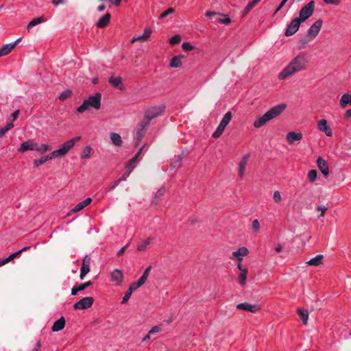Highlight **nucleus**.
Returning a JSON list of instances; mask_svg holds the SVG:
<instances>
[{"label": "nucleus", "mask_w": 351, "mask_h": 351, "mask_svg": "<svg viewBox=\"0 0 351 351\" xmlns=\"http://www.w3.org/2000/svg\"><path fill=\"white\" fill-rule=\"evenodd\" d=\"M35 149H37V143H34L32 141H27L21 145L18 151L19 152H25L27 150H35Z\"/></svg>", "instance_id": "15"}, {"label": "nucleus", "mask_w": 351, "mask_h": 351, "mask_svg": "<svg viewBox=\"0 0 351 351\" xmlns=\"http://www.w3.org/2000/svg\"><path fill=\"white\" fill-rule=\"evenodd\" d=\"M111 277L113 281L117 282H121L123 280V274L119 269H114L111 274Z\"/></svg>", "instance_id": "30"}, {"label": "nucleus", "mask_w": 351, "mask_h": 351, "mask_svg": "<svg viewBox=\"0 0 351 351\" xmlns=\"http://www.w3.org/2000/svg\"><path fill=\"white\" fill-rule=\"evenodd\" d=\"M71 90H66L60 94V95L59 96V99L60 101H64L68 99L71 95Z\"/></svg>", "instance_id": "45"}, {"label": "nucleus", "mask_w": 351, "mask_h": 351, "mask_svg": "<svg viewBox=\"0 0 351 351\" xmlns=\"http://www.w3.org/2000/svg\"><path fill=\"white\" fill-rule=\"evenodd\" d=\"M301 23H302V21H301V20H300L298 18L293 19L285 31V36H291L296 33L299 29Z\"/></svg>", "instance_id": "8"}, {"label": "nucleus", "mask_w": 351, "mask_h": 351, "mask_svg": "<svg viewBox=\"0 0 351 351\" xmlns=\"http://www.w3.org/2000/svg\"><path fill=\"white\" fill-rule=\"evenodd\" d=\"M302 138V134L301 132H290L287 134V140L289 143H293L294 141H300Z\"/></svg>", "instance_id": "20"}, {"label": "nucleus", "mask_w": 351, "mask_h": 351, "mask_svg": "<svg viewBox=\"0 0 351 351\" xmlns=\"http://www.w3.org/2000/svg\"><path fill=\"white\" fill-rule=\"evenodd\" d=\"M132 292L133 291L128 288V289L125 292V295H124V296L123 298V300L121 301V304H125V303H126L128 301V300L130 299Z\"/></svg>", "instance_id": "48"}, {"label": "nucleus", "mask_w": 351, "mask_h": 351, "mask_svg": "<svg viewBox=\"0 0 351 351\" xmlns=\"http://www.w3.org/2000/svg\"><path fill=\"white\" fill-rule=\"evenodd\" d=\"M261 0H253L250 2L243 10V15L247 14Z\"/></svg>", "instance_id": "38"}, {"label": "nucleus", "mask_w": 351, "mask_h": 351, "mask_svg": "<svg viewBox=\"0 0 351 351\" xmlns=\"http://www.w3.org/2000/svg\"><path fill=\"white\" fill-rule=\"evenodd\" d=\"M152 239L150 237H148L141 244L137 246V250L139 252L143 251L146 248L147 245H148L150 243Z\"/></svg>", "instance_id": "42"}, {"label": "nucleus", "mask_w": 351, "mask_h": 351, "mask_svg": "<svg viewBox=\"0 0 351 351\" xmlns=\"http://www.w3.org/2000/svg\"><path fill=\"white\" fill-rule=\"evenodd\" d=\"M323 258H324L323 255L319 254V255L316 256L315 258H313L310 259L308 261H307L306 264H308V265L315 266V267L319 266V265H321L322 263Z\"/></svg>", "instance_id": "28"}, {"label": "nucleus", "mask_w": 351, "mask_h": 351, "mask_svg": "<svg viewBox=\"0 0 351 351\" xmlns=\"http://www.w3.org/2000/svg\"><path fill=\"white\" fill-rule=\"evenodd\" d=\"M317 172L316 170L313 169L308 172V178L310 182H313L317 178Z\"/></svg>", "instance_id": "46"}, {"label": "nucleus", "mask_w": 351, "mask_h": 351, "mask_svg": "<svg viewBox=\"0 0 351 351\" xmlns=\"http://www.w3.org/2000/svg\"><path fill=\"white\" fill-rule=\"evenodd\" d=\"M164 108L162 106H156L148 109L145 112V114L143 121V126H147L149 124V121L160 115L161 112L163 111Z\"/></svg>", "instance_id": "6"}, {"label": "nucleus", "mask_w": 351, "mask_h": 351, "mask_svg": "<svg viewBox=\"0 0 351 351\" xmlns=\"http://www.w3.org/2000/svg\"><path fill=\"white\" fill-rule=\"evenodd\" d=\"M143 149V147H141L138 152L136 153V154L132 158L130 159L128 162L127 163L126 166H125V168H129L130 167H133L132 166V164L133 163H135V162H137L138 160V157L140 156V154H141V152Z\"/></svg>", "instance_id": "33"}, {"label": "nucleus", "mask_w": 351, "mask_h": 351, "mask_svg": "<svg viewBox=\"0 0 351 351\" xmlns=\"http://www.w3.org/2000/svg\"><path fill=\"white\" fill-rule=\"evenodd\" d=\"M66 0H52V4L54 6H58L60 4H64L66 3Z\"/></svg>", "instance_id": "57"}, {"label": "nucleus", "mask_w": 351, "mask_h": 351, "mask_svg": "<svg viewBox=\"0 0 351 351\" xmlns=\"http://www.w3.org/2000/svg\"><path fill=\"white\" fill-rule=\"evenodd\" d=\"M81 138V136H78L71 138L64 143L59 149L51 152L52 157L60 158L65 156L68 152L74 146L75 143L78 142Z\"/></svg>", "instance_id": "4"}, {"label": "nucleus", "mask_w": 351, "mask_h": 351, "mask_svg": "<svg viewBox=\"0 0 351 351\" xmlns=\"http://www.w3.org/2000/svg\"><path fill=\"white\" fill-rule=\"evenodd\" d=\"M174 12V9L172 8H169L167 10H166L165 12H162L160 15L159 16V19H163L167 16L169 14H172Z\"/></svg>", "instance_id": "50"}, {"label": "nucleus", "mask_w": 351, "mask_h": 351, "mask_svg": "<svg viewBox=\"0 0 351 351\" xmlns=\"http://www.w3.org/2000/svg\"><path fill=\"white\" fill-rule=\"evenodd\" d=\"M52 158H53V157H52L51 154H49V155H47L46 156L41 157L40 159L36 160L34 161V167H38L40 165L45 163L47 160H51Z\"/></svg>", "instance_id": "31"}, {"label": "nucleus", "mask_w": 351, "mask_h": 351, "mask_svg": "<svg viewBox=\"0 0 351 351\" xmlns=\"http://www.w3.org/2000/svg\"><path fill=\"white\" fill-rule=\"evenodd\" d=\"M306 58L300 53L281 71L278 75L280 80H284L300 71L304 70L307 64Z\"/></svg>", "instance_id": "1"}, {"label": "nucleus", "mask_w": 351, "mask_h": 351, "mask_svg": "<svg viewBox=\"0 0 351 351\" xmlns=\"http://www.w3.org/2000/svg\"><path fill=\"white\" fill-rule=\"evenodd\" d=\"M324 1L328 4L338 5L340 2V0H324Z\"/></svg>", "instance_id": "60"}, {"label": "nucleus", "mask_w": 351, "mask_h": 351, "mask_svg": "<svg viewBox=\"0 0 351 351\" xmlns=\"http://www.w3.org/2000/svg\"><path fill=\"white\" fill-rule=\"evenodd\" d=\"M139 287H140V285L138 284H137L136 282H134L131 284V285L130 286L129 289L130 290H132V291H134V290L137 289Z\"/></svg>", "instance_id": "59"}, {"label": "nucleus", "mask_w": 351, "mask_h": 351, "mask_svg": "<svg viewBox=\"0 0 351 351\" xmlns=\"http://www.w3.org/2000/svg\"><path fill=\"white\" fill-rule=\"evenodd\" d=\"M121 77H114L111 76L108 82L114 87L119 88V90H123V87L120 85H121Z\"/></svg>", "instance_id": "25"}, {"label": "nucleus", "mask_w": 351, "mask_h": 351, "mask_svg": "<svg viewBox=\"0 0 351 351\" xmlns=\"http://www.w3.org/2000/svg\"><path fill=\"white\" fill-rule=\"evenodd\" d=\"M161 330V328L160 326H155L151 328V330L149 331V335H154L157 332H159Z\"/></svg>", "instance_id": "56"}, {"label": "nucleus", "mask_w": 351, "mask_h": 351, "mask_svg": "<svg viewBox=\"0 0 351 351\" xmlns=\"http://www.w3.org/2000/svg\"><path fill=\"white\" fill-rule=\"evenodd\" d=\"M110 14L106 13L102 17H101L97 22V26L99 28H103L107 26L110 20Z\"/></svg>", "instance_id": "23"}, {"label": "nucleus", "mask_w": 351, "mask_h": 351, "mask_svg": "<svg viewBox=\"0 0 351 351\" xmlns=\"http://www.w3.org/2000/svg\"><path fill=\"white\" fill-rule=\"evenodd\" d=\"M19 113H20L19 110H15L12 114L11 117H12V121H15L18 118Z\"/></svg>", "instance_id": "62"}, {"label": "nucleus", "mask_w": 351, "mask_h": 351, "mask_svg": "<svg viewBox=\"0 0 351 351\" xmlns=\"http://www.w3.org/2000/svg\"><path fill=\"white\" fill-rule=\"evenodd\" d=\"M151 34H152V29H149V28L145 29L143 35H141V36H136L133 37L131 39L130 43H135L136 41H139V42H142V43L145 42L147 40H148V38L151 36Z\"/></svg>", "instance_id": "14"}, {"label": "nucleus", "mask_w": 351, "mask_h": 351, "mask_svg": "<svg viewBox=\"0 0 351 351\" xmlns=\"http://www.w3.org/2000/svg\"><path fill=\"white\" fill-rule=\"evenodd\" d=\"M181 41V36L178 34L173 36L170 40L169 43L171 45H176L180 43Z\"/></svg>", "instance_id": "49"}, {"label": "nucleus", "mask_w": 351, "mask_h": 351, "mask_svg": "<svg viewBox=\"0 0 351 351\" xmlns=\"http://www.w3.org/2000/svg\"><path fill=\"white\" fill-rule=\"evenodd\" d=\"M94 302L93 297H84L73 304L75 310H85L90 308Z\"/></svg>", "instance_id": "7"}, {"label": "nucleus", "mask_w": 351, "mask_h": 351, "mask_svg": "<svg viewBox=\"0 0 351 351\" xmlns=\"http://www.w3.org/2000/svg\"><path fill=\"white\" fill-rule=\"evenodd\" d=\"M101 94L97 93L94 95L90 96L87 99L84 100L83 104L77 108V111L83 113L88 109L93 108L99 110L101 107Z\"/></svg>", "instance_id": "3"}, {"label": "nucleus", "mask_w": 351, "mask_h": 351, "mask_svg": "<svg viewBox=\"0 0 351 351\" xmlns=\"http://www.w3.org/2000/svg\"><path fill=\"white\" fill-rule=\"evenodd\" d=\"M286 108L287 105L285 104H280L272 107L263 116L258 117L254 122V127L256 128H259L261 126L265 125L268 121L276 118L280 114H281L286 109Z\"/></svg>", "instance_id": "2"}, {"label": "nucleus", "mask_w": 351, "mask_h": 351, "mask_svg": "<svg viewBox=\"0 0 351 351\" xmlns=\"http://www.w3.org/2000/svg\"><path fill=\"white\" fill-rule=\"evenodd\" d=\"M315 7V3L313 1H310L306 5L303 6L299 12V17H298L301 21L304 22L313 14V11Z\"/></svg>", "instance_id": "5"}, {"label": "nucleus", "mask_w": 351, "mask_h": 351, "mask_svg": "<svg viewBox=\"0 0 351 351\" xmlns=\"http://www.w3.org/2000/svg\"><path fill=\"white\" fill-rule=\"evenodd\" d=\"M14 127V124L12 123H8L6 125L1 129H0V138H2L5 134L11 130Z\"/></svg>", "instance_id": "41"}, {"label": "nucleus", "mask_w": 351, "mask_h": 351, "mask_svg": "<svg viewBox=\"0 0 351 351\" xmlns=\"http://www.w3.org/2000/svg\"><path fill=\"white\" fill-rule=\"evenodd\" d=\"M313 38H311L308 36L300 39L298 43V47L299 49H305L307 45L311 42Z\"/></svg>", "instance_id": "32"}, {"label": "nucleus", "mask_w": 351, "mask_h": 351, "mask_svg": "<svg viewBox=\"0 0 351 351\" xmlns=\"http://www.w3.org/2000/svg\"><path fill=\"white\" fill-rule=\"evenodd\" d=\"M128 178V173H127L125 175V176H121L119 179H118L112 185H111L108 190L109 191H112L114 190L119 184V183L121 182V181H124L127 178Z\"/></svg>", "instance_id": "43"}, {"label": "nucleus", "mask_w": 351, "mask_h": 351, "mask_svg": "<svg viewBox=\"0 0 351 351\" xmlns=\"http://www.w3.org/2000/svg\"><path fill=\"white\" fill-rule=\"evenodd\" d=\"M236 307L238 309H241V310L249 311L251 313H256L260 309V307L258 305H256V304L253 305V304H251L247 302L238 304Z\"/></svg>", "instance_id": "12"}, {"label": "nucleus", "mask_w": 351, "mask_h": 351, "mask_svg": "<svg viewBox=\"0 0 351 351\" xmlns=\"http://www.w3.org/2000/svg\"><path fill=\"white\" fill-rule=\"evenodd\" d=\"M232 117V114L231 112H228L225 114L223 116L222 120L221 121V123L224 125L225 126H227L228 124L230 123L231 119Z\"/></svg>", "instance_id": "39"}, {"label": "nucleus", "mask_w": 351, "mask_h": 351, "mask_svg": "<svg viewBox=\"0 0 351 351\" xmlns=\"http://www.w3.org/2000/svg\"><path fill=\"white\" fill-rule=\"evenodd\" d=\"M182 48L183 49V50L186 51H191L194 49V47L192 46L190 43H182Z\"/></svg>", "instance_id": "53"}, {"label": "nucleus", "mask_w": 351, "mask_h": 351, "mask_svg": "<svg viewBox=\"0 0 351 351\" xmlns=\"http://www.w3.org/2000/svg\"><path fill=\"white\" fill-rule=\"evenodd\" d=\"M252 227L254 231H256V232L258 231V230L260 228V224H259V221L258 219H254L252 221Z\"/></svg>", "instance_id": "55"}, {"label": "nucleus", "mask_w": 351, "mask_h": 351, "mask_svg": "<svg viewBox=\"0 0 351 351\" xmlns=\"http://www.w3.org/2000/svg\"><path fill=\"white\" fill-rule=\"evenodd\" d=\"M91 202H92V199L90 197H88L86 199H84V201H82V203L86 207V206L89 205L91 203Z\"/></svg>", "instance_id": "63"}, {"label": "nucleus", "mask_w": 351, "mask_h": 351, "mask_svg": "<svg viewBox=\"0 0 351 351\" xmlns=\"http://www.w3.org/2000/svg\"><path fill=\"white\" fill-rule=\"evenodd\" d=\"M317 165L319 169L325 177L328 176V167L326 161L324 159H323L322 157H319L317 160Z\"/></svg>", "instance_id": "13"}, {"label": "nucleus", "mask_w": 351, "mask_h": 351, "mask_svg": "<svg viewBox=\"0 0 351 351\" xmlns=\"http://www.w3.org/2000/svg\"><path fill=\"white\" fill-rule=\"evenodd\" d=\"M249 158H250V154H247L242 158L241 162H239V174L241 178L243 177V176L244 175L245 167H246V165H247Z\"/></svg>", "instance_id": "22"}, {"label": "nucleus", "mask_w": 351, "mask_h": 351, "mask_svg": "<svg viewBox=\"0 0 351 351\" xmlns=\"http://www.w3.org/2000/svg\"><path fill=\"white\" fill-rule=\"evenodd\" d=\"M65 326V319L64 317H61L57 321H56L52 326L51 330L53 332H58L64 328Z\"/></svg>", "instance_id": "24"}, {"label": "nucleus", "mask_w": 351, "mask_h": 351, "mask_svg": "<svg viewBox=\"0 0 351 351\" xmlns=\"http://www.w3.org/2000/svg\"><path fill=\"white\" fill-rule=\"evenodd\" d=\"M248 252L249 251L246 247H240L238 250L232 252V258H235L238 261H242V256H246L248 254Z\"/></svg>", "instance_id": "19"}, {"label": "nucleus", "mask_w": 351, "mask_h": 351, "mask_svg": "<svg viewBox=\"0 0 351 351\" xmlns=\"http://www.w3.org/2000/svg\"><path fill=\"white\" fill-rule=\"evenodd\" d=\"M125 250H126V247H121V249L117 252V255L118 256H122V255L124 254V252H125Z\"/></svg>", "instance_id": "64"}, {"label": "nucleus", "mask_w": 351, "mask_h": 351, "mask_svg": "<svg viewBox=\"0 0 351 351\" xmlns=\"http://www.w3.org/2000/svg\"><path fill=\"white\" fill-rule=\"evenodd\" d=\"M273 199L275 202L278 203L282 200L281 195L278 191H276L273 195Z\"/></svg>", "instance_id": "52"}, {"label": "nucleus", "mask_w": 351, "mask_h": 351, "mask_svg": "<svg viewBox=\"0 0 351 351\" xmlns=\"http://www.w3.org/2000/svg\"><path fill=\"white\" fill-rule=\"evenodd\" d=\"M226 126H225L224 125H223L222 123H219V125H218L217 130L215 131V132L213 134L212 136L214 138H217L218 137H219L221 134L223 133V132L224 131V129L226 128Z\"/></svg>", "instance_id": "37"}, {"label": "nucleus", "mask_w": 351, "mask_h": 351, "mask_svg": "<svg viewBox=\"0 0 351 351\" xmlns=\"http://www.w3.org/2000/svg\"><path fill=\"white\" fill-rule=\"evenodd\" d=\"M110 140L113 145L121 147L123 144V141L121 136L115 132H112L110 135Z\"/></svg>", "instance_id": "26"}, {"label": "nucleus", "mask_w": 351, "mask_h": 351, "mask_svg": "<svg viewBox=\"0 0 351 351\" xmlns=\"http://www.w3.org/2000/svg\"><path fill=\"white\" fill-rule=\"evenodd\" d=\"M90 257L88 255L85 256L83 259L82 267L80 269V278L83 280L86 275L90 271Z\"/></svg>", "instance_id": "11"}, {"label": "nucleus", "mask_w": 351, "mask_h": 351, "mask_svg": "<svg viewBox=\"0 0 351 351\" xmlns=\"http://www.w3.org/2000/svg\"><path fill=\"white\" fill-rule=\"evenodd\" d=\"M297 312H298V315L300 317V318L302 321V323L304 325H306L307 324L308 318V311L303 308H298Z\"/></svg>", "instance_id": "29"}, {"label": "nucleus", "mask_w": 351, "mask_h": 351, "mask_svg": "<svg viewBox=\"0 0 351 351\" xmlns=\"http://www.w3.org/2000/svg\"><path fill=\"white\" fill-rule=\"evenodd\" d=\"M182 61L181 58L179 56H174L170 62V66L173 68H178L181 66Z\"/></svg>", "instance_id": "34"}, {"label": "nucleus", "mask_w": 351, "mask_h": 351, "mask_svg": "<svg viewBox=\"0 0 351 351\" xmlns=\"http://www.w3.org/2000/svg\"><path fill=\"white\" fill-rule=\"evenodd\" d=\"M15 47V44H7L0 48V57L4 56L10 53Z\"/></svg>", "instance_id": "27"}, {"label": "nucleus", "mask_w": 351, "mask_h": 351, "mask_svg": "<svg viewBox=\"0 0 351 351\" xmlns=\"http://www.w3.org/2000/svg\"><path fill=\"white\" fill-rule=\"evenodd\" d=\"M205 15L207 16V17H212V16H217V17L216 18V20L222 23V24H224V25H228L231 23V20L230 19L228 16V15H226V14H221V13H219V12H212V11H207L206 13H205Z\"/></svg>", "instance_id": "9"}, {"label": "nucleus", "mask_w": 351, "mask_h": 351, "mask_svg": "<svg viewBox=\"0 0 351 351\" xmlns=\"http://www.w3.org/2000/svg\"><path fill=\"white\" fill-rule=\"evenodd\" d=\"M247 273V269H245L243 270V271H241L240 274L239 275V280L241 285H244L245 284Z\"/></svg>", "instance_id": "40"}, {"label": "nucleus", "mask_w": 351, "mask_h": 351, "mask_svg": "<svg viewBox=\"0 0 351 351\" xmlns=\"http://www.w3.org/2000/svg\"><path fill=\"white\" fill-rule=\"evenodd\" d=\"M327 208L324 206H319L317 207V210H321L322 211V213L320 214V215L319 216V217H323L324 215V213L325 211L327 210Z\"/></svg>", "instance_id": "58"}, {"label": "nucleus", "mask_w": 351, "mask_h": 351, "mask_svg": "<svg viewBox=\"0 0 351 351\" xmlns=\"http://www.w3.org/2000/svg\"><path fill=\"white\" fill-rule=\"evenodd\" d=\"M45 21V19L43 16L34 19L32 20L27 25V29L29 30L32 27Z\"/></svg>", "instance_id": "36"}, {"label": "nucleus", "mask_w": 351, "mask_h": 351, "mask_svg": "<svg viewBox=\"0 0 351 351\" xmlns=\"http://www.w3.org/2000/svg\"><path fill=\"white\" fill-rule=\"evenodd\" d=\"M323 21L322 19L317 20L308 29V36L311 38H315L317 34H319Z\"/></svg>", "instance_id": "10"}, {"label": "nucleus", "mask_w": 351, "mask_h": 351, "mask_svg": "<svg viewBox=\"0 0 351 351\" xmlns=\"http://www.w3.org/2000/svg\"><path fill=\"white\" fill-rule=\"evenodd\" d=\"M30 248V246H26L22 248L21 250L17 251L16 252H14L12 254H10L8 258L3 259L2 261L0 262V266L4 265L5 264L8 263V262L12 261L14 258L19 256L22 252L27 251Z\"/></svg>", "instance_id": "16"}, {"label": "nucleus", "mask_w": 351, "mask_h": 351, "mask_svg": "<svg viewBox=\"0 0 351 351\" xmlns=\"http://www.w3.org/2000/svg\"><path fill=\"white\" fill-rule=\"evenodd\" d=\"M350 95L348 93L343 95L340 99V106L341 108H345L348 104H350Z\"/></svg>", "instance_id": "35"}, {"label": "nucleus", "mask_w": 351, "mask_h": 351, "mask_svg": "<svg viewBox=\"0 0 351 351\" xmlns=\"http://www.w3.org/2000/svg\"><path fill=\"white\" fill-rule=\"evenodd\" d=\"M317 128L320 131L324 132L328 136H331L332 135V130L328 128L326 120L321 119L319 121Z\"/></svg>", "instance_id": "17"}, {"label": "nucleus", "mask_w": 351, "mask_h": 351, "mask_svg": "<svg viewBox=\"0 0 351 351\" xmlns=\"http://www.w3.org/2000/svg\"><path fill=\"white\" fill-rule=\"evenodd\" d=\"M165 193V187H161L160 188L158 191L156 192V193L155 194L154 197H153L152 202H151V205L152 206H155V205H157L161 197L164 195V194Z\"/></svg>", "instance_id": "21"}, {"label": "nucleus", "mask_w": 351, "mask_h": 351, "mask_svg": "<svg viewBox=\"0 0 351 351\" xmlns=\"http://www.w3.org/2000/svg\"><path fill=\"white\" fill-rule=\"evenodd\" d=\"M147 126H143V121H142L140 124L138 125V128L137 129L136 133V146H138V143L141 142L143 136L145 134V129Z\"/></svg>", "instance_id": "18"}, {"label": "nucleus", "mask_w": 351, "mask_h": 351, "mask_svg": "<svg viewBox=\"0 0 351 351\" xmlns=\"http://www.w3.org/2000/svg\"><path fill=\"white\" fill-rule=\"evenodd\" d=\"M50 149H51V147L46 144H42L41 145H38L37 144V149H35V150L40 152L42 154L45 153Z\"/></svg>", "instance_id": "44"}, {"label": "nucleus", "mask_w": 351, "mask_h": 351, "mask_svg": "<svg viewBox=\"0 0 351 351\" xmlns=\"http://www.w3.org/2000/svg\"><path fill=\"white\" fill-rule=\"evenodd\" d=\"M80 291L78 286H75L74 287L72 288L71 289V295H76L77 293Z\"/></svg>", "instance_id": "61"}, {"label": "nucleus", "mask_w": 351, "mask_h": 351, "mask_svg": "<svg viewBox=\"0 0 351 351\" xmlns=\"http://www.w3.org/2000/svg\"><path fill=\"white\" fill-rule=\"evenodd\" d=\"M84 208H85L84 205L82 202L78 203L71 210V213H75L80 210H82Z\"/></svg>", "instance_id": "51"}, {"label": "nucleus", "mask_w": 351, "mask_h": 351, "mask_svg": "<svg viewBox=\"0 0 351 351\" xmlns=\"http://www.w3.org/2000/svg\"><path fill=\"white\" fill-rule=\"evenodd\" d=\"M92 285V282L91 281H87L84 283H82L80 285H78V287L81 291H83L85 289H86L87 287H88L89 286H90Z\"/></svg>", "instance_id": "54"}, {"label": "nucleus", "mask_w": 351, "mask_h": 351, "mask_svg": "<svg viewBox=\"0 0 351 351\" xmlns=\"http://www.w3.org/2000/svg\"><path fill=\"white\" fill-rule=\"evenodd\" d=\"M91 147H89V146H87L86 147L84 148L83 151H82V158H87L89 157L90 154V152H91Z\"/></svg>", "instance_id": "47"}]
</instances>
